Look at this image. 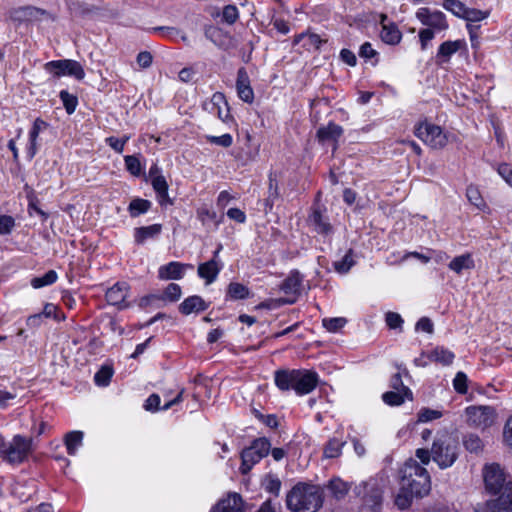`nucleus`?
I'll list each match as a JSON object with an SVG mask.
<instances>
[{
    "mask_svg": "<svg viewBox=\"0 0 512 512\" xmlns=\"http://www.w3.org/2000/svg\"><path fill=\"white\" fill-rule=\"evenodd\" d=\"M400 488L395 497V505L401 509H407L414 498L426 496L431 489L430 475L426 468L416 460H407L399 471Z\"/></svg>",
    "mask_w": 512,
    "mask_h": 512,
    "instance_id": "f257e3e1",
    "label": "nucleus"
},
{
    "mask_svg": "<svg viewBox=\"0 0 512 512\" xmlns=\"http://www.w3.org/2000/svg\"><path fill=\"white\" fill-rule=\"evenodd\" d=\"M485 489L490 494H500L497 499L487 501L484 512L512 510V482H506L505 474L498 464H488L483 468Z\"/></svg>",
    "mask_w": 512,
    "mask_h": 512,
    "instance_id": "f03ea898",
    "label": "nucleus"
},
{
    "mask_svg": "<svg viewBox=\"0 0 512 512\" xmlns=\"http://www.w3.org/2000/svg\"><path fill=\"white\" fill-rule=\"evenodd\" d=\"M320 486L299 482L286 495L287 508L292 512H317L323 505Z\"/></svg>",
    "mask_w": 512,
    "mask_h": 512,
    "instance_id": "7ed1b4c3",
    "label": "nucleus"
},
{
    "mask_svg": "<svg viewBox=\"0 0 512 512\" xmlns=\"http://www.w3.org/2000/svg\"><path fill=\"white\" fill-rule=\"evenodd\" d=\"M432 460L440 469L451 467L458 458V441L448 432H439L431 446Z\"/></svg>",
    "mask_w": 512,
    "mask_h": 512,
    "instance_id": "20e7f679",
    "label": "nucleus"
},
{
    "mask_svg": "<svg viewBox=\"0 0 512 512\" xmlns=\"http://www.w3.org/2000/svg\"><path fill=\"white\" fill-rule=\"evenodd\" d=\"M270 449L271 443L267 438L255 439L249 447H246L241 452V473L247 474L255 464L269 454Z\"/></svg>",
    "mask_w": 512,
    "mask_h": 512,
    "instance_id": "39448f33",
    "label": "nucleus"
},
{
    "mask_svg": "<svg viewBox=\"0 0 512 512\" xmlns=\"http://www.w3.org/2000/svg\"><path fill=\"white\" fill-rule=\"evenodd\" d=\"M465 415L469 426L480 429L491 427L497 418L496 410L487 405L468 406L465 409Z\"/></svg>",
    "mask_w": 512,
    "mask_h": 512,
    "instance_id": "423d86ee",
    "label": "nucleus"
},
{
    "mask_svg": "<svg viewBox=\"0 0 512 512\" xmlns=\"http://www.w3.org/2000/svg\"><path fill=\"white\" fill-rule=\"evenodd\" d=\"M3 449L0 455L9 463L17 464L23 462L31 451V439L16 435L6 446L2 444Z\"/></svg>",
    "mask_w": 512,
    "mask_h": 512,
    "instance_id": "0eeeda50",
    "label": "nucleus"
},
{
    "mask_svg": "<svg viewBox=\"0 0 512 512\" xmlns=\"http://www.w3.org/2000/svg\"><path fill=\"white\" fill-rule=\"evenodd\" d=\"M46 72L52 74L55 77H61L64 75L72 76L77 80H83L85 77V71L82 65L71 59L64 60H53L44 64Z\"/></svg>",
    "mask_w": 512,
    "mask_h": 512,
    "instance_id": "6e6552de",
    "label": "nucleus"
},
{
    "mask_svg": "<svg viewBox=\"0 0 512 512\" xmlns=\"http://www.w3.org/2000/svg\"><path fill=\"white\" fill-rule=\"evenodd\" d=\"M415 135L433 149H442L448 142L447 135L441 127L431 123L419 124Z\"/></svg>",
    "mask_w": 512,
    "mask_h": 512,
    "instance_id": "1a4fd4ad",
    "label": "nucleus"
},
{
    "mask_svg": "<svg viewBox=\"0 0 512 512\" xmlns=\"http://www.w3.org/2000/svg\"><path fill=\"white\" fill-rule=\"evenodd\" d=\"M416 18L426 28H431L438 32L446 31L449 27L445 14L439 10L421 7L416 11Z\"/></svg>",
    "mask_w": 512,
    "mask_h": 512,
    "instance_id": "9d476101",
    "label": "nucleus"
},
{
    "mask_svg": "<svg viewBox=\"0 0 512 512\" xmlns=\"http://www.w3.org/2000/svg\"><path fill=\"white\" fill-rule=\"evenodd\" d=\"M204 109L225 123L232 119L228 102L221 92L214 93L211 99L204 103Z\"/></svg>",
    "mask_w": 512,
    "mask_h": 512,
    "instance_id": "9b49d317",
    "label": "nucleus"
},
{
    "mask_svg": "<svg viewBox=\"0 0 512 512\" xmlns=\"http://www.w3.org/2000/svg\"><path fill=\"white\" fill-rule=\"evenodd\" d=\"M295 389L298 395H305L313 391L318 384L317 373L305 369H295Z\"/></svg>",
    "mask_w": 512,
    "mask_h": 512,
    "instance_id": "f8f14e48",
    "label": "nucleus"
},
{
    "mask_svg": "<svg viewBox=\"0 0 512 512\" xmlns=\"http://www.w3.org/2000/svg\"><path fill=\"white\" fill-rule=\"evenodd\" d=\"M461 50H467V44L465 40L445 41L443 42L437 51L436 60L439 64L448 63L455 53Z\"/></svg>",
    "mask_w": 512,
    "mask_h": 512,
    "instance_id": "ddd939ff",
    "label": "nucleus"
},
{
    "mask_svg": "<svg viewBox=\"0 0 512 512\" xmlns=\"http://www.w3.org/2000/svg\"><path fill=\"white\" fill-rule=\"evenodd\" d=\"M187 268L192 269L193 266L191 264L172 261L159 267L158 277L161 280H179L183 278Z\"/></svg>",
    "mask_w": 512,
    "mask_h": 512,
    "instance_id": "4468645a",
    "label": "nucleus"
},
{
    "mask_svg": "<svg viewBox=\"0 0 512 512\" xmlns=\"http://www.w3.org/2000/svg\"><path fill=\"white\" fill-rule=\"evenodd\" d=\"M129 286L125 283H116L110 287L106 292V300L110 305L119 307L120 309L126 308V298L128 296Z\"/></svg>",
    "mask_w": 512,
    "mask_h": 512,
    "instance_id": "2eb2a0df",
    "label": "nucleus"
},
{
    "mask_svg": "<svg viewBox=\"0 0 512 512\" xmlns=\"http://www.w3.org/2000/svg\"><path fill=\"white\" fill-rule=\"evenodd\" d=\"M236 90L242 101L249 104L254 101V91L250 85V79L245 68H240L237 72Z\"/></svg>",
    "mask_w": 512,
    "mask_h": 512,
    "instance_id": "dca6fc26",
    "label": "nucleus"
},
{
    "mask_svg": "<svg viewBox=\"0 0 512 512\" xmlns=\"http://www.w3.org/2000/svg\"><path fill=\"white\" fill-rule=\"evenodd\" d=\"M387 16L381 15L382 29L380 31L381 40L388 45H396L401 41L402 33L393 22H387Z\"/></svg>",
    "mask_w": 512,
    "mask_h": 512,
    "instance_id": "f3484780",
    "label": "nucleus"
},
{
    "mask_svg": "<svg viewBox=\"0 0 512 512\" xmlns=\"http://www.w3.org/2000/svg\"><path fill=\"white\" fill-rule=\"evenodd\" d=\"M358 495L362 496L366 502H370L372 504H379L381 501V490L378 486V482L375 479H370L366 482H363L358 487Z\"/></svg>",
    "mask_w": 512,
    "mask_h": 512,
    "instance_id": "a211bd4d",
    "label": "nucleus"
},
{
    "mask_svg": "<svg viewBox=\"0 0 512 512\" xmlns=\"http://www.w3.org/2000/svg\"><path fill=\"white\" fill-rule=\"evenodd\" d=\"M302 277L298 271L292 272L281 284V290L287 294L293 296L291 299H287L284 303L293 304L296 301V295L299 293Z\"/></svg>",
    "mask_w": 512,
    "mask_h": 512,
    "instance_id": "6ab92c4d",
    "label": "nucleus"
},
{
    "mask_svg": "<svg viewBox=\"0 0 512 512\" xmlns=\"http://www.w3.org/2000/svg\"><path fill=\"white\" fill-rule=\"evenodd\" d=\"M242 498L237 493L228 494V496L220 500L211 510V512H241Z\"/></svg>",
    "mask_w": 512,
    "mask_h": 512,
    "instance_id": "aec40b11",
    "label": "nucleus"
},
{
    "mask_svg": "<svg viewBox=\"0 0 512 512\" xmlns=\"http://www.w3.org/2000/svg\"><path fill=\"white\" fill-rule=\"evenodd\" d=\"M220 270L221 266L219 262L215 259H211L198 266V275L200 278L205 279L206 284L209 285L216 280Z\"/></svg>",
    "mask_w": 512,
    "mask_h": 512,
    "instance_id": "412c9836",
    "label": "nucleus"
},
{
    "mask_svg": "<svg viewBox=\"0 0 512 512\" xmlns=\"http://www.w3.org/2000/svg\"><path fill=\"white\" fill-rule=\"evenodd\" d=\"M208 304L198 295H193L186 298L180 305L179 311L183 315H189L191 313H198L206 310Z\"/></svg>",
    "mask_w": 512,
    "mask_h": 512,
    "instance_id": "4be33fe9",
    "label": "nucleus"
},
{
    "mask_svg": "<svg viewBox=\"0 0 512 512\" xmlns=\"http://www.w3.org/2000/svg\"><path fill=\"white\" fill-rule=\"evenodd\" d=\"M162 231L161 224L137 227L134 229V240L137 244H144L149 239L157 238Z\"/></svg>",
    "mask_w": 512,
    "mask_h": 512,
    "instance_id": "5701e85b",
    "label": "nucleus"
},
{
    "mask_svg": "<svg viewBox=\"0 0 512 512\" xmlns=\"http://www.w3.org/2000/svg\"><path fill=\"white\" fill-rule=\"evenodd\" d=\"M343 134V129L340 125L329 122L326 126L320 127L317 131V138L320 142L327 141L336 142Z\"/></svg>",
    "mask_w": 512,
    "mask_h": 512,
    "instance_id": "b1692460",
    "label": "nucleus"
},
{
    "mask_svg": "<svg viewBox=\"0 0 512 512\" xmlns=\"http://www.w3.org/2000/svg\"><path fill=\"white\" fill-rule=\"evenodd\" d=\"M309 223L313 226L314 230L323 235L332 233L333 228L329 223L326 216H324L318 209H314L309 216Z\"/></svg>",
    "mask_w": 512,
    "mask_h": 512,
    "instance_id": "393cba45",
    "label": "nucleus"
},
{
    "mask_svg": "<svg viewBox=\"0 0 512 512\" xmlns=\"http://www.w3.org/2000/svg\"><path fill=\"white\" fill-rule=\"evenodd\" d=\"M151 184L155 190L160 205H171L172 201L168 196V183L164 176L156 175L152 178Z\"/></svg>",
    "mask_w": 512,
    "mask_h": 512,
    "instance_id": "a878e982",
    "label": "nucleus"
},
{
    "mask_svg": "<svg viewBox=\"0 0 512 512\" xmlns=\"http://www.w3.org/2000/svg\"><path fill=\"white\" fill-rule=\"evenodd\" d=\"M275 384L282 391H289L295 389V369L293 370H278L275 372Z\"/></svg>",
    "mask_w": 512,
    "mask_h": 512,
    "instance_id": "bb28decb",
    "label": "nucleus"
},
{
    "mask_svg": "<svg viewBox=\"0 0 512 512\" xmlns=\"http://www.w3.org/2000/svg\"><path fill=\"white\" fill-rule=\"evenodd\" d=\"M197 218L201 221L203 226H209L211 223L214 224V228L217 229L220 223L223 221V216H217V213L207 206H201L196 211Z\"/></svg>",
    "mask_w": 512,
    "mask_h": 512,
    "instance_id": "cd10ccee",
    "label": "nucleus"
},
{
    "mask_svg": "<svg viewBox=\"0 0 512 512\" xmlns=\"http://www.w3.org/2000/svg\"><path fill=\"white\" fill-rule=\"evenodd\" d=\"M474 260L470 254H462L452 259L448 265L449 269L460 275L464 270L474 268Z\"/></svg>",
    "mask_w": 512,
    "mask_h": 512,
    "instance_id": "c85d7f7f",
    "label": "nucleus"
},
{
    "mask_svg": "<svg viewBox=\"0 0 512 512\" xmlns=\"http://www.w3.org/2000/svg\"><path fill=\"white\" fill-rule=\"evenodd\" d=\"M412 393L409 388H405L404 391L395 390L388 391L382 395L383 401L390 406H398L404 403L405 399H411Z\"/></svg>",
    "mask_w": 512,
    "mask_h": 512,
    "instance_id": "c756f323",
    "label": "nucleus"
},
{
    "mask_svg": "<svg viewBox=\"0 0 512 512\" xmlns=\"http://www.w3.org/2000/svg\"><path fill=\"white\" fill-rule=\"evenodd\" d=\"M427 358L430 361L438 362L442 365H450L452 364L455 355L453 352L444 347H436L427 354Z\"/></svg>",
    "mask_w": 512,
    "mask_h": 512,
    "instance_id": "7c9ffc66",
    "label": "nucleus"
},
{
    "mask_svg": "<svg viewBox=\"0 0 512 512\" xmlns=\"http://www.w3.org/2000/svg\"><path fill=\"white\" fill-rule=\"evenodd\" d=\"M83 433L81 431H71L65 436V445L69 455H75L77 449L82 445Z\"/></svg>",
    "mask_w": 512,
    "mask_h": 512,
    "instance_id": "2f4dec72",
    "label": "nucleus"
},
{
    "mask_svg": "<svg viewBox=\"0 0 512 512\" xmlns=\"http://www.w3.org/2000/svg\"><path fill=\"white\" fill-rule=\"evenodd\" d=\"M151 207V202L146 199L136 198L132 200L128 206L131 217H138L146 213Z\"/></svg>",
    "mask_w": 512,
    "mask_h": 512,
    "instance_id": "473e14b6",
    "label": "nucleus"
},
{
    "mask_svg": "<svg viewBox=\"0 0 512 512\" xmlns=\"http://www.w3.org/2000/svg\"><path fill=\"white\" fill-rule=\"evenodd\" d=\"M57 279V273L54 270H49L43 276L34 277L31 280V286L35 289H39L55 283Z\"/></svg>",
    "mask_w": 512,
    "mask_h": 512,
    "instance_id": "72a5a7b5",
    "label": "nucleus"
},
{
    "mask_svg": "<svg viewBox=\"0 0 512 512\" xmlns=\"http://www.w3.org/2000/svg\"><path fill=\"white\" fill-rule=\"evenodd\" d=\"M328 488L336 499L344 498L349 491L348 484L339 478L331 480Z\"/></svg>",
    "mask_w": 512,
    "mask_h": 512,
    "instance_id": "f704fd0d",
    "label": "nucleus"
},
{
    "mask_svg": "<svg viewBox=\"0 0 512 512\" xmlns=\"http://www.w3.org/2000/svg\"><path fill=\"white\" fill-rule=\"evenodd\" d=\"M162 301L176 302L182 295L181 287L176 283H170L163 294H159Z\"/></svg>",
    "mask_w": 512,
    "mask_h": 512,
    "instance_id": "c9c22d12",
    "label": "nucleus"
},
{
    "mask_svg": "<svg viewBox=\"0 0 512 512\" xmlns=\"http://www.w3.org/2000/svg\"><path fill=\"white\" fill-rule=\"evenodd\" d=\"M227 294L232 299H245L249 295V290L245 285L241 283L232 282L228 286Z\"/></svg>",
    "mask_w": 512,
    "mask_h": 512,
    "instance_id": "e433bc0d",
    "label": "nucleus"
},
{
    "mask_svg": "<svg viewBox=\"0 0 512 512\" xmlns=\"http://www.w3.org/2000/svg\"><path fill=\"white\" fill-rule=\"evenodd\" d=\"M59 97L63 103V106L68 114L74 113L76 110L78 99L75 95L70 94L66 90H62L59 94Z\"/></svg>",
    "mask_w": 512,
    "mask_h": 512,
    "instance_id": "4c0bfd02",
    "label": "nucleus"
},
{
    "mask_svg": "<svg viewBox=\"0 0 512 512\" xmlns=\"http://www.w3.org/2000/svg\"><path fill=\"white\" fill-rule=\"evenodd\" d=\"M113 376V369L109 366L101 367L94 376V381L98 386H107Z\"/></svg>",
    "mask_w": 512,
    "mask_h": 512,
    "instance_id": "58836bf2",
    "label": "nucleus"
},
{
    "mask_svg": "<svg viewBox=\"0 0 512 512\" xmlns=\"http://www.w3.org/2000/svg\"><path fill=\"white\" fill-rule=\"evenodd\" d=\"M443 8L455 16L462 18L465 14L466 6L460 0H447L443 2Z\"/></svg>",
    "mask_w": 512,
    "mask_h": 512,
    "instance_id": "ea45409f",
    "label": "nucleus"
},
{
    "mask_svg": "<svg viewBox=\"0 0 512 512\" xmlns=\"http://www.w3.org/2000/svg\"><path fill=\"white\" fill-rule=\"evenodd\" d=\"M443 415L442 411L430 409V408H422L419 410L417 414V421L420 423L430 422L436 419L441 418Z\"/></svg>",
    "mask_w": 512,
    "mask_h": 512,
    "instance_id": "a19ab883",
    "label": "nucleus"
},
{
    "mask_svg": "<svg viewBox=\"0 0 512 512\" xmlns=\"http://www.w3.org/2000/svg\"><path fill=\"white\" fill-rule=\"evenodd\" d=\"M124 162L127 171L133 176H139L142 171V166L138 157L134 155H127L124 157Z\"/></svg>",
    "mask_w": 512,
    "mask_h": 512,
    "instance_id": "79ce46f5",
    "label": "nucleus"
},
{
    "mask_svg": "<svg viewBox=\"0 0 512 512\" xmlns=\"http://www.w3.org/2000/svg\"><path fill=\"white\" fill-rule=\"evenodd\" d=\"M466 196L471 204L477 208L485 206L484 200L476 186L470 185L467 187Z\"/></svg>",
    "mask_w": 512,
    "mask_h": 512,
    "instance_id": "37998d69",
    "label": "nucleus"
},
{
    "mask_svg": "<svg viewBox=\"0 0 512 512\" xmlns=\"http://www.w3.org/2000/svg\"><path fill=\"white\" fill-rule=\"evenodd\" d=\"M347 323V320L343 317H335V318H324L322 320L323 326L329 331V332H337L341 328L345 326Z\"/></svg>",
    "mask_w": 512,
    "mask_h": 512,
    "instance_id": "c03bdc74",
    "label": "nucleus"
},
{
    "mask_svg": "<svg viewBox=\"0 0 512 512\" xmlns=\"http://www.w3.org/2000/svg\"><path fill=\"white\" fill-rule=\"evenodd\" d=\"M464 447L470 452H478L482 449V441L475 434H468L463 439Z\"/></svg>",
    "mask_w": 512,
    "mask_h": 512,
    "instance_id": "a18cd8bd",
    "label": "nucleus"
},
{
    "mask_svg": "<svg viewBox=\"0 0 512 512\" xmlns=\"http://www.w3.org/2000/svg\"><path fill=\"white\" fill-rule=\"evenodd\" d=\"M239 18V11L235 5H226L222 11V20L229 25L234 24Z\"/></svg>",
    "mask_w": 512,
    "mask_h": 512,
    "instance_id": "49530a36",
    "label": "nucleus"
},
{
    "mask_svg": "<svg viewBox=\"0 0 512 512\" xmlns=\"http://www.w3.org/2000/svg\"><path fill=\"white\" fill-rule=\"evenodd\" d=\"M343 443L337 439H332L328 442L324 449V456L326 458L338 457L341 453Z\"/></svg>",
    "mask_w": 512,
    "mask_h": 512,
    "instance_id": "de8ad7c7",
    "label": "nucleus"
},
{
    "mask_svg": "<svg viewBox=\"0 0 512 512\" xmlns=\"http://www.w3.org/2000/svg\"><path fill=\"white\" fill-rule=\"evenodd\" d=\"M467 382V375L464 372H458L453 380L455 391L459 394H466L468 390Z\"/></svg>",
    "mask_w": 512,
    "mask_h": 512,
    "instance_id": "09e8293b",
    "label": "nucleus"
},
{
    "mask_svg": "<svg viewBox=\"0 0 512 512\" xmlns=\"http://www.w3.org/2000/svg\"><path fill=\"white\" fill-rule=\"evenodd\" d=\"M488 12H484L474 8L466 7L465 14L463 15V19L468 22H479L488 17Z\"/></svg>",
    "mask_w": 512,
    "mask_h": 512,
    "instance_id": "8fccbe9b",
    "label": "nucleus"
},
{
    "mask_svg": "<svg viewBox=\"0 0 512 512\" xmlns=\"http://www.w3.org/2000/svg\"><path fill=\"white\" fill-rule=\"evenodd\" d=\"M354 265L352 250H349L340 262L335 264V268L340 273H346Z\"/></svg>",
    "mask_w": 512,
    "mask_h": 512,
    "instance_id": "3c124183",
    "label": "nucleus"
},
{
    "mask_svg": "<svg viewBox=\"0 0 512 512\" xmlns=\"http://www.w3.org/2000/svg\"><path fill=\"white\" fill-rule=\"evenodd\" d=\"M436 33L439 32L431 28H424L419 31L418 36L422 50L427 49L429 42L434 39Z\"/></svg>",
    "mask_w": 512,
    "mask_h": 512,
    "instance_id": "603ef678",
    "label": "nucleus"
},
{
    "mask_svg": "<svg viewBox=\"0 0 512 512\" xmlns=\"http://www.w3.org/2000/svg\"><path fill=\"white\" fill-rule=\"evenodd\" d=\"M42 315H44L47 318H54L57 321H61L65 319V315L61 313L58 309V307L52 303H47L44 306Z\"/></svg>",
    "mask_w": 512,
    "mask_h": 512,
    "instance_id": "864d4df0",
    "label": "nucleus"
},
{
    "mask_svg": "<svg viewBox=\"0 0 512 512\" xmlns=\"http://www.w3.org/2000/svg\"><path fill=\"white\" fill-rule=\"evenodd\" d=\"M15 226V220L8 215H0V235H8Z\"/></svg>",
    "mask_w": 512,
    "mask_h": 512,
    "instance_id": "5fc2aeb1",
    "label": "nucleus"
},
{
    "mask_svg": "<svg viewBox=\"0 0 512 512\" xmlns=\"http://www.w3.org/2000/svg\"><path fill=\"white\" fill-rule=\"evenodd\" d=\"M208 141L212 144H216L222 147H230L233 143V138L230 134L226 133L221 136H208Z\"/></svg>",
    "mask_w": 512,
    "mask_h": 512,
    "instance_id": "6e6d98bb",
    "label": "nucleus"
},
{
    "mask_svg": "<svg viewBox=\"0 0 512 512\" xmlns=\"http://www.w3.org/2000/svg\"><path fill=\"white\" fill-rule=\"evenodd\" d=\"M385 321L390 329L401 328L403 324L402 317L400 316V314L395 312H388L385 316Z\"/></svg>",
    "mask_w": 512,
    "mask_h": 512,
    "instance_id": "4d7b16f0",
    "label": "nucleus"
},
{
    "mask_svg": "<svg viewBox=\"0 0 512 512\" xmlns=\"http://www.w3.org/2000/svg\"><path fill=\"white\" fill-rule=\"evenodd\" d=\"M497 172L504 181L512 187V166L507 163L500 164L497 168Z\"/></svg>",
    "mask_w": 512,
    "mask_h": 512,
    "instance_id": "13d9d810",
    "label": "nucleus"
},
{
    "mask_svg": "<svg viewBox=\"0 0 512 512\" xmlns=\"http://www.w3.org/2000/svg\"><path fill=\"white\" fill-rule=\"evenodd\" d=\"M47 126H48V124L41 118L35 119V121L33 122L32 128L29 132V137L38 139L40 132L43 131L44 129H46Z\"/></svg>",
    "mask_w": 512,
    "mask_h": 512,
    "instance_id": "bf43d9fd",
    "label": "nucleus"
},
{
    "mask_svg": "<svg viewBox=\"0 0 512 512\" xmlns=\"http://www.w3.org/2000/svg\"><path fill=\"white\" fill-rule=\"evenodd\" d=\"M416 330L431 334V333H433L434 326H433L432 321L429 318L422 317L416 323Z\"/></svg>",
    "mask_w": 512,
    "mask_h": 512,
    "instance_id": "052dcab7",
    "label": "nucleus"
},
{
    "mask_svg": "<svg viewBox=\"0 0 512 512\" xmlns=\"http://www.w3.org/2000/svg\"><path fill=\"white\" fill-rule=\"evenodd\" d=\"M161 301L162 300L159 294H150L142 297L140 299L139 305L142 308H147L149 306L157 305Z\"/></svg>",
    "mask_w": 512,
    "mask_h": 512,
    "instance_id": "680f3d73",
    "label": "nucleus"
},
{
    "mask_svg": "<svg viewBox=\"0 0 512 512\" xmlns=\"http://www.w3.org/2000/svg\"><path fill=\"white\" fill-rule=\"evenodd\" d=\"M153 56L148 51H142L137 55V63L141 68H148L151 66Z\"/></svg>",
    "mask_w": 512,
    "mask_h": 512,
    "instance_id": "e2e57ef3",
    "label": "nucleus"
},
{
    "mask_svg": "<svg viewBox=\"0 0 512 512\" xmlns=\"http://www.w3.org/2000/svg\"><path fill=\"white\" fill-rule=\"evenodd\" d=\"M227 216L238 223H244L246 221L245 213L239 208H230L227 211Z\"/></svg>",
    "mask_w": 512,
    "mask_h": 512,
    "instance_id": "0e129e2a",
    "label": "nucleus"
},
{
    "mask_svg": "<svg viewBox=\"0 0 512 512\" xmlns=\"http://www.w3.org/2000/svg\"><path fill=\"white\" fill-rule=\"evenodd\" d=\"M106 143L117 153L121 154L124 151L125 141H121L116 137L106 138Z\"/></svg>",
    "mask_w": 512,
    "mask_h": 512,
    "instance_id": "69168bd1",
    "label": "nucleus"
},
{
    "mask_svg": "<svg viewBox=\"0 0 512 512\" xmlns=\"http://www.w3.org/2000/svg\"><path fill=\"white\" fill-rule=\"evenodd\" d=\"M235 197L231 195L228 191H221L217 198V206L219 208H225Z\"/></svg>",
    "mask_w": 512,
    "mask_h": 512,
    "instance_id": "338daca9",
    "label": "nucleus"
},
{
    "mask_svg": "<svg viewBox=\"0 0 512 512\" xmlns=\"http://www.w3.org/2000/svg\"><path fill=\"white\" fill-rule=\"evenodd\" d=\"M340 57H341L342 61L345 62L346 64H348L349 66L356 65L357 59H356L355 54L351 50L342 49L340 52Z\"/></svg>",
    "mask_w": 512,
    "mask_h": 512,
    "instance_id": "774afa93",
    "label": "nucleus"
}]
</instances>
